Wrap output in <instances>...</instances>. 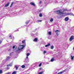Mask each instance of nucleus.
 <instances>
[{
  "label": "nucleus",
  "instance_id": "obj_1",
  "mask_svg": "<svg viewBox=\"0 0 74 74\" xmlns=\"http://www.w3.org/2000/svg\"><path fill=\"white\" fill-rule=\"evenodd\" d=\"M24 48V45H20L18 48V49L16 51V53H19L20 52V51L22 49H23Z\"/></svg>",
  "mask_w": 74,
  "mask_h": 74
},
{
  "label": "nucleus",
  "instance_id": "obj_2",
  "mask_svg": "<svg viewBox=\"0 0 74 74\" xmlns=\"http://www.w3.org/2000/svg\"><path fill=\"white\" fill-rule=\"evenodd\" d=\"M56 12L57 14L59 15H62V14L63 15V14H64V13L60 12V10H56Z\"/></svg>",
  "mask_w": 74,
  "mask_h": 74
},
{
  "label": "nucleus",
  "instance_id": "obj_3",
  "mask_svg": "<svg viewBox=\"0 0 74 74\" xmlns=\"http://www.w3.org/2000/svg\"><path fill=\"white\" fill-rule=\"evenodd\" d=\"M74 36H72L70 38H69V41H71L72 40H74Z\"/></svg>",
  "mask_w": 74,
  "mask_h": 74
},
{
  "label": "nucleus",
  "instance_id": "obj_4",
  "mask_svg": "<svg viewBox=\"0 0 74 74\" xmlns=\"http://www.w3.org/2000/svg\"><path fill=\"white\" fill-rule=\"evenodd\" d=\"M54 32L56 33V35L58 36V35L57 32H59V30H55Z\"/></svg>",
  "mask_w": 74,
  "mask_h": 74
},
{
  "label": "nucleus",
  "instance_id": "obj_5",
  "mask_svg": "<svg viewBox=\"0 0 74 74\" xmlns=\"http://www.w3.org/2000/svg\"><path fill=\"white\" fill-rule=\"evenodd\" d=\"M10 2H8V3L6 4L5 5V7H8L9 5V4H10Z\"/></svg>",
  "mask_w": 74,
  "mask_h": 74
},
{
  "label": "nucleus",
  "instance_id": "obj_6",
  "mask_svg": "<svg viewBox=\"0 0 74 74\" xmlns=\"http://www.w3.org/2000/svg\"><path fill=\"white\" fill-rule=\"evenodd\" d=\"M15 3V2L14 1H13L12 2V3L11 4V5L10 6V7L11 8L12 7V5H13V4H14Z\"/></svg>",
  "mask_w": 74,
  "mask_h": 74
},
{
  "label": "nucleus",
  "instance_id": "obj_7",
  "mask_svg": "<svg viewBox=\"0 0 74 74\" xmlns=\"http://www.w3.org/2000/svg\"><path fill=\"white\" fill-rule=\"evenodd\" d=\"M41 21H42V20H38L36 21V23H38V22H41Z\"/></svg>",
  "mask_w": 74,
  "mask_h": 74
},
{
  "label": "nucleus",
  "instance_id": "obj_8",
  "mask_svg": "<svg viewBox=\"0 0 74 74\" xmlns=\"http://www.w3.org/2000/svg\"><path fill=\"white\" fill-rule=\"evenodd\" d=\"M65 21H69V17H67L65 18Z\"/></svg>",
  "mask_w": 74,
  "mask_h": 74
},
{
  "label": "nucleus",
  "instance_id": "obj_9",
  "mask_svg": "<svg viewBox=\"0 0 74 74\" xmlns=\"http://www.w3.org/2000/svg\"><path fill=\"white\" fill-rule=\"evenodd\" d=\"M30 4L32 5H33V6H35V4L33 2H31L30 3Z\"/></svg>",
  "mask_w": 74,
  "mask_h": 74
},
{
  "label": "nucleus",
  "instance_id": "obj_10",
  "mask_svg": "<svg viewBox=\"0 0 74 74\" xmlns=\"http://www.w3.org/2000/svg\"><path fill=\"white\" fill-rule=\"evenodd\" d=\"M70 10H69L67 9H64L63 10V12L64 11H70Z\"/></svg>",
  "mask_w": 74,
  "mask_h": 74
},
{
  "label": "nucleus",
  "instance_id": "obj_11",
  "mask_svg": "<svg viewBox=\"0 0 74 74\" xmlns=\"http://www.w3.org/2000/svg\"><path fill=\"white\" fill-rule=\"evenodd\" d=\"M50 45L51 44L49 43L48 44H47V45H45V47H49V45Z\"/></svg>",
  "mask_w": 74,
  "mask_h": 74
},
{
  "label": "nucleus",
  "instance_id": "obj_12",
  "mask_svg": "<svg viewBox=\"0 0 74 74\" xmlns=\"http://www.w3.org/2000/svg\"><path fill=\"white\" fill-rule=\"evenodd\" d=\"M53 21V19L52 18H51L50 20V22H52Z\"/></svg>",
  "mask_w": 74,
  "mask_h": 74
},
{
  "label": "nucleus",
  "instance_id": "obj_13",
  "mask_svg": "<svg viewBox=\"0 0 74 74\" xmlns=\"http://www.w3.org/2000/svg\"><path fill=\"white\" fill-rule=\"evenodd\" d=\"M34 41H35V42H36V41H37V38H35L34 40Z\"/></svg>",
  "mask_w": 74,
  "mask_h": 74
},
{
  "label": "nucleus",
  "instance_id": "obj_14",
  "mask_svg": "<svg viewBox=\"0 0 74 74\" xmlns=\"http://www.w3.org/2000/svg\"><path fill=\"white\" fill-rule=\"evenodd\" d=\"M39 16L40 17H42V13H40L39 14Z\"/></svg>",
  "mask_w": 74,
  "mask_h": 74
},
{
  "label": "nucleus",
  "instance_id": "obj_15",
  "mask_svg": "<svg viewBox=\"0 0 74 74\" xmlns=\"http://www.w3.org/2000/svg\"><path fill=\"white\" fill-rule=\"evenodd\" d=\"M10 59V57L8 56V57H7L6 59V60H9Z\"/></svg>",
  "mask_w": 74,
  "mask_h": 74
},
{
  "label": "nucleus",
  "instance_id": "obj_16",
  "mask_svg": "<svg viewBox=\"0 0 74 74\" xmlns=\"http://www.w3.org/2000/svg\"><path fill=\"white\" fill-rule=\"evenodd\" d=\"M53 48H54V47H53V45L51 46L50 47V48H51V49H53Z\"/></svg>",
  "mask_w": 74,
  "mask_h": 74
},
{
  "label": "nucleus",
  "instance_id": "obj_17",
  "mask_svg": "<svg viewBox=\"0 0 74 74\" xmlns=\"http://www.w3.org/2000/svg\"><path fill=\"white\" fill-rule=\"evenodd\" d=\"M54 60V58H52L51 60V62H53V61Z\"/></svg>",
  "mask_w": 74,
  "mask_h": 74
},
{
  "label": "nucleus",
  "instance_id": "obj_18",
  "mask_svg": "<svg viewBox=\"0 0 74 74\" xmlns=\"http://www.w3.org/2000/svg\"><path fill=\"white\" fill-rule=\"evenodd\" d=\"M48 34H49V35H52V32H48Z\"/></svg>",
  "mask_w": 74,
  "mask_h": 74
},
{
  "label": "nucleus",
  "instance_id": "obj_19",
  "mask_svg": "<svg viewBox=\"0 0 74 74\" xmlns=\"http://www.w3.org/2000/svg\"><path fill=\"white\" fill-rule=\"evenodd\" d=\"M7 67H8L9 66H12V64H9L8 65H7Z\"/></svg>",
  "mask_w": 74,
  "mask_h": 74
},
{
  "label": "nucleus",
  "instance_id": "obj_20",
  "mask_svg": "<svg viewBox=\"0 0 74 74\" xmlns=\"http://www.w3.org/2000/svg\"><path fill=\"white\" fill-rule=\"evenodd\" d=\"M21 67H22V68H25V65H23Z\"/></svg>",
  "mask_w": 74,
  "mask_h": 74
},
{
  "label": "nucleus",
  "instance_id": "obj_21",
  "mask_svg": "<svg viewBox=\"0 0 74 74\" xmlns=\"http://www.w3.org/2000/svg\"><path fill=\"white\" fill-rule=\"evenodd\" d=\"M74 59V56H71V60H73V59Z\"/></svg>",
  "mask_w": 74,
  "mask_h": 74
},
{
  "label": "nucleus",
  "instance_id": "obj_22",
  "mask_svg": "<svg viewBox=\"0 0 74 74\" xmlns=\"http://www.w3.org/2000/svg\"><path fill=\"white\" fill-rule=\"evenodd\" d=\"M12 74H16V71H14L12 73Z\"/></svg>",
  "mask_w": 74,
  "mask_h": 74
},
{
  "label": "nucleus",
  "instance_id": "obj_23",
  "mask_svg": "<svg viewBox=\"0 0 74 74\" xmlns=\"http://www.w3.org/2000/svg\"><path fill=\"white\" fill-rule=\"evenodd\" d=\"M41 10H38V13H39V12H41Z\"/></svg>",
  "mask_w": 74,
  "mask_h": 74
},
{
  "label": "nucleus",
  "instance_id": "obj_24",
  "mask_svg": "<svg viewBox=\"0 0 74 74\" xmlns=\"http://www.w3.org/2000/svg\"><path fill=\"white\" fill-rule=\"evenodd\" d=\"M29 55H30V53H27V56H29Z\"/></svg>",
  "mask_w": 74,
  "mask_h": 74
},
{
  "label": "nucleus",
  "instance_id": "obj_25",
  "mask_svg": "<svg viewBox=\"0 0 74 74\" xmlns=\"http://www.w3.org/2000/svg\"><path fill=\"white\" fill-rule=\"evenodd\" d=\"M66 15H71V13H66Z\"/></svg>",
  "mask_w": 74,
  "mask_h": 74
},
{
  "label": "nucleus",
  "instance_id": "obj_26",
  "mask_svg": "<svg viewBox=\"0 0 74 74\" xmlns=\"http://www.w3.org/2000/svg\"><path fill=\"white\" fill-rule=\"evenodd\" d=\"M42 64V63H40L39 64V67H40L41 66V65Z\"/></svg>",
  "mask_w": 74,
  "mask_h": 74
},
{
  "label": "nucleus",
  "instance_id": "obj_27",
  "mask_svg": "<svg viewBox=\"0 0 74 74\" xmlns=\"http://www.w3.org/2000/svg\"><path fill=\"white\" fill-rule=\"evenodd\" d=\"M3 72H2V70H0V74H2Z\"/></svg>",
  "mask_w": 74,
  "mask_h": 74
},
{
  "label": "nucleus",
  "instance_id": "obj_28",
  "mask_svg": "<svg viewBox=\"0 0 74 74\" xmlns=\"http://www.w3.org/2000/svg\"><path fill=\"white\" fill-rule=\"evenodd\" d=\"M10 69V67H8V68H6V70H9V69Z\"/></svg>",
  "mask_w": 74,
  "mask_h": 74
},
{
  "label": "nucleus",
  "instance_id": "obj_29",
  "mask_svg": "<svg viewBox=\"0 0 74 74\" xmlns=\"http://www.w3.org/2000/svg\"><path fill=\"white\" fill-rule=\"evenodd\" d=\"M9 37H10V38L11 39L12 38V36L10 35Z\"/></svg>",
  "mask_w": 74,
  "mask_h": 74
},
{
  "label": "nucleus",
  "instance_id": "obj_30",
  "mask_svg": "<svg viewBox=\"0 0 74 74\" xmlns=\"http://www.w3.org/2000/svg\"><path fill=\"white\" fill-rule=\"evenodd\" d=\"M22 43H25V40H24L22 41Z\"/></svg>",
  "mask_w": 74,
  "mask_h": 74
},
{
  "label": "nucleus",
  "instance_id": "obj_31",
  "mask_svg": "<svg viewBox=\"0 0 74 74\" xmlns=\"http://www.w3.org/2000/svg\"><path fill=\"white\" fill-rule=\"evenodd\" d=\"M26 24H27L28 23H29V21H27L26 22Z\"/></svg>",
  "mask_w": 74,
  "mask_h": 74
},
{
  "label": "nucleus",
  "instance_id": "obj_32",
  "mask_svg": "<svg viewBox=\"0 0 74 74\" xmlns=\"http://www.w3.org/2000/svg\"><path fill=\"white\" fill-rule=\"evenodd\" d=\"M15 67L16 69V70H17L18 69V67H17V66H15Z\"/></svg>",
  "mask_w": 74,
  "mask_h": 74
},
{
  "label": "nucleus",
  "instance_id": "obj_33",
  "mask_svg": "<svg viewBox=\"0 0 74 74\" xmlns=\"http://www.w3.org/2000/svg\"><path fill=\"white\" fill-rule=\"evenodd\" d=\"M42 69V68H40V69H39V71H41V70Z\"/></svg>",
  "mask_w": 74,
  "mask_h": 74
},
{
  "label": "nucleus",
  "instance_id": "obj_34",
  "mask_svg": "<svg viewBox=\"0 0 74 74\" xmlns=\"http://www.w3.org/2000/svg\"><path fill=\"white\" fill-rule=\"evenodd\" d=\"M44 53H47V51H44L43 52Z\"/></svg>",
  "mask_w": 74,
  "mask_h": 74
},
{
  "label": "nucleus",
  "instance_id": "obj_35",
  "mask_svg": "<svg viewBox=\"0 0 74 74\" xmlns=\"http://www.w3.org/2000/svg\"><path fill=\"white\" fill-rule=\"evenodd\" d=\"M38 30V28H36L35 29L34 31H36V30Z\"/></svg>",
  "mask_w": 74,
  "mask_h": 74
},
{
  "label": "nucleus",
  "instance_id": "obj_36",
  "mask_svg": "<svg viewBox=\"0 0 74 74\" xmlns=\"http://www.w3.org/2000/svg\"><path fill=\"white\" fill-rule=\"evenodd\" d=\"M38 30V28H36L35 29L34 31H36V30Z\"/></svg>",
  "mask_w": 74,
  "mask_h": 74
},
{
  "label": "nucleus",
  "instance_id": "obj_37",
  "mask_svg": "<svg viewBox=\"0 0 74 74\" xmlns=\"http://www.w3.org/2000/svg\"><path fill=\"white\" fill-rule=\"evenodd\" d=\"M15 48V46H13V49H14V48Z\"/></svg>",
  "mask_w": 74,
  "mask_h": 74
},
{
  "label": "nucleus",
  "instance_id": "obj_38",
  "mask_svg": "<svg viewBox=\"0 0 74 74\" xmlns=\"http://www.w3.org/2000/svg\"><path fill=\"white\" fill-rule=\"evenodd\" d=\"M39 4H41V1H40L39 2Z\"/></svg>",
  "mask_w": 74,
  "mask_h": 74
},
{
  "label": "nucleus",
  "instance_id": "obj_39",
  "mask_svg": "<svg viewBox=\"0 0 74 74\" xmlns=\"http://www.w3.org/2000/svg\"><path fill=\"white\" fill-rule=\"evenodd\" d=\"M26 59H28V56H27Z\"/></svg>",
  "mask_w": 74,
  "mask_h": 74
},
{
  "label": "nucleus",
  "instance_id": "obj_40",
  "mask_svg": "<svg viewBox=\"0 0 74 74\" xmlns=\"http://www.w3.org/2000/svg\"><path fill=\"white\" fill-rule=\"evenodd\" d=\"M35 34V35H36V36H37V33L36 34Z\"/></svg>",
  "mask_w": 74,
  "mask_h": 74
},
{
  "label": "nucleus",
  "instance_id": "obj_41",
  "mask_svg": "<svg viewBox=\"0 0 74 74\" xmlns=\"http://www.w3.org/2000/svg\"><path fill=\"white\" fill-rule=\"evenodd\" d=\"M11 51V49H9L8 50V51Z\"/></svg>",
  "mask_w": 74,
  "mask_h": 74
},
{
  "label": "nucleus",
  "instance_id": "obj_42",
  "mask_svg": "<svg viewBox=\"0 0 74 74\" xmlns=\"http://www.w3.org/2000/svg\"><path fill=\"white\" fill-rule=\"evenodd\" d=\"M18 31H19V29H17V32H18Z\"/></svg>",
  "mask_w": 74,
  "mask_h": 74
},
{
  "label": "nucleus",
  "instance_id": "obj_43",
  "mask_svg": "<svg viewBox=\"0 0 74 74\" xmlns=\"http://www.w3.org/2000/svg\"><path fill=\"white\" fill-rule=\"evenodd\" d=\"M1 41H0V44H1Z\"/></svg>",
  "mask_w": 74,
  "mask_h": 74
},
{
  "label": "nucleus",
  "instance_id": "obj_44",
  "mask_svg": "<svg viewBox=\"0 0 74 74\" xmlns=\"http://www.w3.org/2000/svg\"><path fill=\"white\" fill-rule=\"evenodd\" d=\"M15 32H17V31L16 30L14 31Z\"/></svg>",
  "mask_w": 74,
  "mask_h": 74
},
{
  "label": "nucleus",
  "instance_id": "obj_45",
  "mask_svg": "<svg viewBox=\"0 0 74 74\" xmlns=\"http://www.w3.org/2000/svg\"><path fill=\"white\" fill-rule=\"evenodd\" d=\"M34 35V34H32V35Z\"/></svg>",
  "mask_w": 74,
  "mask_h": 74
},
{
  "label": "nucleus",
  "instance_id": "obj_46",
  "mask_svg": "<svg viewBox=\"0 0 74 74\" xmlns=\"http://www.w3.org/2000/svg\"><path fill=\"white\" fill-rule=\"evenodd\" d=\"M73 50H74V47H73Z\"/></svg>",
  "mask_w": 74,
  "mask_h": 74
},
{
  "label": "nucleus",
  "instance_id": "obj_47",
  "mask_svg": "<svg viewBox=\"0 0 74 74\" xmlns=\"http://www.w3.org/2000/svg\"><path fill=\"white\" fill-rule=\"evenodd\" d=\"M25 60L26 61V59H25Z\"/></svg>",
  "mask_w": 74,
  "mask_h": 74
}]
</instances>
